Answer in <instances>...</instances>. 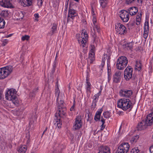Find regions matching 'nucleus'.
<instances>
[{
	"label": "nucleus",
	"mask_w": 153,
	"mask_h": 153,
	"mask_svg": "<svg viewBox=\"0 0 153 153\" xmlns=\"http://www.w3.org/2000/svg\"><path fill=\"white\" fill-rule=\"evenodd\" d=\"M145 121L148 126H150L153 124V112L147 116Z\"/></svg>",
	"instance_id": "2eb2a0df"
},
{
	"label": "nucleus",
	"mask_w": 153,
	"mask_h": 153,
	"mask_svg": "<svg viewBox=\"0 0 153 153\" xmlns=\"http://www.w3.org/2000/svg\"><path fill=\"white\" fill-rule=\"evenodd\" d=\"M13 67L7 66L0 68V79H3L7 77L12 71Z\"/></svg>",
	"instance_id": "20e7f679"
},
{
	"label": "nucleus",
	"mask_w": 153,
	"mask_h": 153,
	"mask_svg": "<svg viewBox=\"0 0 153 153\" xmlns=\"http://www.w3.org/2000/svg\"><path fill=\"white\" fill-rule=\"evenodd\" d=\"M104 65H105V62H101V66H101V67H102L101 68V70L102 69V68H103V66Z\"/></svg>",
	"instance_id": "13d9d810"
},
{
	"label": "nucleus",
	"mask_w": 153,
	"mask_h": 153,
	"mask_svg": "<svg viewBox=\"0 0 153 153\" xmlns=\"http://www.w3.org/2000/svg\"><path fill=\"white\" fill-rule=\"evenodd\" d=\"M16 14L18 17L17 18V19H22L24 16V12L21 11L16 12Z\"/></svg>",
	"instance_id": "a878e982"
},
{
	"label": "nucleus",
	"mask_w": 153,
	"mask_h": 153,
	"mask_svg": "<svg viewBox=\"0 0 153 153\" xmlns=\"http://www.w3.org/2000/svg\"><path fill=\"white\" fill-rule=\"evenodd\" d=\"M104 125H102H102L101 126V129L102 130L104 128H105V126H104Z\"/></svg>",
	"instance_id": "338daca9"
},
{
	"label": "nucleus",
	"mask_w": 153,
	"mask_h": 153,
	"mask_svg": "<svg viewBox=\"0 0 153 153\" xmlns=\"http://www.w3.org/2000/svg\"><path fill=\"white\" fill-rule=\"evenodd\" d=\"M104 117L106 118H108L110 117V113L109 112L106 111L103 113Z\"/></svg>",
	"instance_id": "e433bc0d"
},
{
	"label": "nucleus",
	"mask_w": 153,
	"mask_h": 153,
	"mask_svg": "<svg viewBox=\"0 0 153 153\" xmlns=\"http://www.w3.org/2000/svg\"><path fill=\"white\" fill-rule=\"evenodd\" d=\"M5 24V21L2 18L0 17V29L4 28Z\"/></svg>",
	"instance_id": "473e14b6"
},
{
	"label": "nucleus",
	"mask_w": 153,
	"mask_h": 153,
	"mask_svg": "<svg viewBox=\"0 0 153 153\" xmlns=\"http://www.w3.org/2000/svg\"><path fill=\"white\" fill-rule=\"evenodd\" d=\"M121 72L119 71H117L116 72L114 76L113 82L117 83L120 82L121 78Z\"/></svg>",
	"instance_id": "6ab92c4d"
},
{
	"label": "nucleus",
	"mask_w": 153,
	"mask_h": 153,
	"mask_svg": "<svg viewBox=\"0 0 153 153\" xmlns=\"http://www.w3.org/2000/svg\"><path fill=\"white\" fill-rule=\"evenodd\" d=\"M43 1L42 0H37V5L39 7L42 5Z\"/></svg>",
	"instance_id": "37998d69"
},
{
	"label": "nucleus",
	"mask_w": 153,
	"mask_h": 153,
	"mask_svg": "<svg viewBox=\"0 0 153 153\" xmlns=\"http://www.w3.org/2000/svg\"><path fill=\"white\" fill-rule=\"evenodd\" d=\"M139 137L138 135H136L135 136H134L133 137H132L131 141L132 142H136L137 141V140L138 139Z\"/></svg>",
	"instance_id": "58836bf2"
},
{
	"label": "nucleus",
	"mask_w": 153,
	"mask_h": 153,
	"mask_svg": "<svg viewBox=\"0 0 153 153\" xmlns=\"http://www.w3.org/2000/svg\"><path fill=\"white\" fill-rule=\"evenodd\" d=\"M82 123L80 116H78L76 117L75 123H74L73 128L75 130L79 129L82 126Z\"/></svg>",
	"instance_id": "9d476101"
},
{
	"label": "nucleus",
	"mask_w": 153,
	"mask_h": 153,
	"mask_svg": "<svg viewBox=\"0 0 153 153\" xmlns=\"http://www.w3.org/2000/svg\"><path fill=\"white\" fill-rule=\"evenodd\" d=\"M102 112V111L100 110L99 111H97L94 117V120L97 121L100 120V116L101 115V114Z\"/></svg>",
	"instance_id": "cd10ccee"
},
{
	"label": "nucleus",
	"mask_w": 153,
	"mask_h": 153,
	"mask_svg": "<svg viewBox=\"0 0 153 153\" xmlns=\"http://www.w3.org/2000/svg\"><path fill=\"white\" fill-rule=\"evenodd\" d=\"M55 68H56V64H54L53 65V67L52 69V70L51 71V74H53L55 72Z\"/></svg>",
	"instance_id": "c03bdc74"
},
{
	"label": "nucleus",
	"mask_w": 153,
	"mask_h": 153,
	"mask_svg": "<svg viewBox=\"0 0 153 153\" xmlns=\"http://www.w3.org/2000/svg\"><path fill=\"white\" fill-rule=\"evenodd\" d=\"M38 90V88L34 89L33 91L32 92H33V93H35Z\"/></svg>",
	"instance_id": "6e6d98bb"
},
{
	"label": "nucleus",
	"mask_w": 153,
	"mask_h": 153,
	"mask_svg": "<svg viewBox=\"0 0 153 153\" xmlns=\"http://www.w3.org/2000/svg\"><path fill=\"white\" fill-rule=\"evenodd\" d=\"M34 16L36 18L35 19V21L36 22L38 21L39 20L38 19L39 17V14L38 13L35 14L34 15Z\"/></svg>",
	"instance_id": "a18cd8bd"
},
{
	"label": "nucleus",
	"mask_w": 153,
	"mask_h": 153,
	"mask_svg": "<svg viewBox=\"0 0 153 153\" xmlns=\"http://www.w3.org/2000/svg\"><path fill=\"white\" fill-rule=\"evenodd\" d=\"M123 48L127 50H131L132 48V44L130 42L123 45Z\"/></svg>",
	"instance_id": "393cba45"
},
{
	"label": "nucleus",
	"mask_w": 153,
	"mask_h": 153,
	"mask_svg": "<svg viewBox=\"0 0 153 153\" xmlns=\"http://www.w3.org/2000/svg\"><path fill=\"white\" fill-rule=\"evenodd\" d=\"M128 63V60L126 56H121L118 58L117 61V68L120 70H123L126 67Z\"/></svg>",
	"instance_id": "f03ea898"
},
{
	"label": "nucleus",
	"mask_w": 153,
	"mask_h": 153,
	"mask_svg": "<svg viewBox=\"0 0 153 153\" xmlns=\"http://www.w3.org/2000/svg\"><path fill=\"white\" fill-rule=\"evenodd\" d=\"M27 150V147L26 145L20 146L18 149V151L19 153H25Z\"/></svg>",
	"instance_id": "5701e85b"
},
{
	"label": "nucleus",
	"mask_w": 153,
	"mask_h": 153,
	"mask_svg": "<svg viewBox=\"0 0 153 153\" xmlns=\"http://www.w3.org/2000/svg\"><path fill=\"white\" fill-rule=\"evenodd\" d=\"M12 34H10L7 36L6 37V38H8V37H10L11 36H12Z\"/></svg>",
	"instance_id": "69168bd1"
},
{
	"label": "nucleus",
	"mask_w": 153,
	"mask_h": 153,
	"mask_svg": "<svg viewBox=\"0 0 153 153\" xmlns=\"http://www.w3.org/2000/svg\"><path fill=\"white\" fill-rule=\"evenodd\" d=\"M81 37L79 38L78 41L81 45L83 47H84L85 44L87 42L88 35L86 31L83 30L81 33Z\"/></svg>",
	"instance_id": "0eeeda50"
},
{
	"label": "nucleus",
	"mask_w": 153,
	"mask_h": 153,
	"mask_svg": "<svg viewBox=\"0 0 153 153\" xmlns=\"http://www.w3.org/2000/svg\"><path fill=\"white\" fill-rule=\"evenodd\" d=\"M107 56V55L106 54H104V57L103 58H102V62H105V58Z\"/></svg>",
	"instance_id": "603ef678"
},
{
	"label": "nucleus",
	"mask_w": 153,
	"mask_h": 153,
	"mask_svg": "<svg viewBox=\"0 0 153 153\" xmlns=\"http://www.w3.org/2000/svg\"><path fill=\"white\" fill-rule=\"evenodd\" d=\"M136 0H126V3L127 4H134Z\"/></svg>",
	"instance_id": "4c0bfd02"
},
{
	"label": "nucleus",
	"mask_w": 153,
	"mask_h": 153,
	"mask_svg": "<svg viewBox=\"0 0 153 153\" xmlns=\"http://www.w3.org/2000/svg\"><path fill=\"white\" fill-rule=\"evenodd\" d=\"M32 0H22L21 4L23 6H30L32 5Z\"/></svg>",
	"instance_id": "4be33fe9"
},
{
	"label": "nucleus",
	"mask_w": 153,
	"mask_h": 153,
	"mask_svg": "<svg viewBox=\"0 0 153 153\" xmlns=\"http://www.w3.org/2000/svg\"><path fill=\"white\" fill-rule=\"evenodd\" d=\"M92 50V53H90L89 54V59H90V60L91 61L90 63H91L94 60V53L93 52V49H91Z\"/></svg>",
	"instance_id": "7c9ffc66"
},
{
	"label": "nucleus",
	"mask_w": 153,
	"mask_h": 153,
	"mask_svg": "<svg viewBox=\"0 0 153 153\" xmlns=\"http://www.w3.org/2000/svg\"><path fill=\"white\" fill-rule=\"evenodd\" d=\"M91 7H92V12H93V13H94V9H93V6L92 5L91 6Z\"/></svg>",
	"instance_id": "774afa93"
},
{
	"label": "nucleus",
	"mask_w": 153,
	"mask_h": 153,
	"mask_svg": "<svg viewBox=\"0 0 153 153\" xmlns=\"http://www.w3.org/2000/svg\"><path fill=\"white\" fill-rule=\"evenodd\" d=\"M57 25L56 24H53L52 27L51 28V31L52 34L54 33L57 30Z\"/></svg>",
	"instance_id": "2f4dec72"
},
{
	"label": "nucleus",
	"mask_w": 153,
	"mask_h": 153,
	"mask_svg": "<svg viewBox=\"0 0 153 153\" xmlns=\"http://www.w3.org/2000/svg\"><path fill=\"white\" fill-rule=\"evenodd\" d=\"M92 21L94 25H96V23L97 22V19L96 17L94 16H93Z\"/></svg>",
	"instance_id": "49530a36"
},
{
	"label": "nucleus",
	"mask_w": 153,
	"mask_h": 153,
	"mask_svg": "<svg viewBox=\"0 0 153 153\" xmlns=\"http://www.w3.org/2000/svg\"><path fill=\"white\" fill-rule=\"evenodd\" d=\"M93 27V30L94 31V32L92 31V32L94 34V35H93L92 36L94 38V41H97V36L96 35L95 31V30H96L98 33H100V27L97 25H94Z\"/></svg>",
	"instance_id": "a211bd4d"
},
{
	"label": "nucleus",
	"mask_w": 153,
	"mask_h": 153,
	"mask_svg": "<svg viewBox=\"0 0 153 153\" xmlns=\"http://www.w3.org/2000/svg\"><path fill=\"white\" fill-rule=\"evenodd\" d=\"M94 99L93 100H95V101H97V99L98 97V96L97 95V94L95 95L94 96Z\"/></svg>",
	"instance_id": "5fc2aeb1"
},
{
	"label": "nucleus",
	"mask_w": 153,
	"mask_h": 153,
	"mask_svg": "<svg viewBox=\"0 0 153 153\" xmlns=\"http://www.w3.org/2000/svg\"><path fill=\"white\" fill-rule=\"evenodd\" d=\"M137 1L138 2V3H139V4L140 5H141L142 4V0H140V3L139 1H140V0H137Z\"/></svg>",
	"instance_id": "052dcab7"
},
{
	"label": "nucleus",
	"mask_w": 153,
	"mask_h": 153,
	"mask_svg": "<svg viewBox=\"0 0 153 153\" xmlns=\"http://www.w3.org/2000/svg\"><path fill=\"white\" fill-rule=\"evenodd\" d=\"M144 33L143 37L146 39L148 36V33L149 32V23L148 22H146L144 24Z\"/></svg>",
	"instance_id": "aec40b11"
},
{
	"label": "nucleus",
	"mask_w": 153,
	"mask_h": 153,
	"mask_svg": "<svg viewBox=\"0 0 153 153\" xmlns=\"http://www.w3.org/2000/svg\"><path fill=\"white\" fill-rule=\"evenodd\" d=\"M149 150L151 153H153V145L150 146Z\"/></svg>",
	"instance_id": "864d4df0"
},
{
	"label": "nucleus",
	"mask_w": 153,
	"mask_h": 153,
	"mask_svg": "<svg viewBox=\"0 0 153 153\" xmlns=\"http://www.w3.org/2000/svg\"><path fill=\"white\" fill-rule=\"evenodd\" d=\"M0 5L5 7L9 8H14V7L9 0H2L0 1Z\"/></svg>",
	"instance_id": "f8f14e48"
},
{
	"label": "nucleus",
	"mask_w": 153,
	"mask_h": 153,
	"mask_svg": "<svg viewBox=\"0 0 153 153\" xmlns=\"http://www.w3.org/2000/svg\"><path fill=\"white\" fill-rule=\"evenodd\" d=\"M55 119L56 120V123H55V125L56 124L58 128H59L61 127V125L62 124V121L61 120L60 117H57Z\"/></svg>",
	"instance_id": "b1692460"
},
{
	"label": "nucleus",
	"mask_w": 153,
	"mask_h": 153,
	"mask_svg": "<svg viewBox=\"0 0 153 153\" xmlns=\"http://www.w3.org/2000/svg\"><path fill=\"white\" fill-rule=\"evenodd\" d=\"M12 101L13 103L16 105L18 106L19 104V101L16 98H14L11 100Z\"/></svg>",
	"instance_id": "c9c22d12"
},
{
	"label": "nucleus",
	"mask_w": 153,
	"mask_h": 153,
	"mask_svg": "<svg viewBox=\"0 0 153 153\" xmlns=\"http://www.w3.org/2000/svg\"><path fill=\"white\" fill-rule=\"evenodd\" d=\"M116 153H124L123 151L120 149L119 148H118L116 151Z\"/></svg>",
	"instance_id": "8fccbe9b"
},
{
	"label": "nucleus",
	"mask_w": 153,
	"mask_h": 153,
	"mask_svg": "<svg viewBox=\"0 0 153 153\" xmlns=\"http://www.w3.org/2000/svg\"><path fill=\"white\" fill-rule=\"evenodd\" d=\"M30 97H34L35 96V94L34 93H33V92H31L29 94Z\"/></svg>",
	"instance_id": "de8ad7c7"
},
{
	"label": "nucleus",
	"mask_w": 153,
	"mask_h": 153,
	"mask_svg": "<svg viewBox=\"0 0 153 153\" xmlns=\"http://www.w3.org/2000/svg\"><path fill=\"white\" fill-rule=\"evenodd\" d=\"M100 4L102 8H105L107 4V0H100Z\"/></svg>",
	"instance_id": "c756f323"
},
{
	"label": "nucleus",
	"mask_w": 153,
	"mask_h": 153,
	"mask_svg": "<svg viewBox=\"0 0 153 153\" xmlns=\"http://www.w3.org/2000/svg\"><path fill=\"white\" fill-rule=\"evenodd\" d=\"M88 118L87 120L88 121V120H91L92 119V117H91V116H90L89 115H88Z\"/></svg>",
	"instance_id": "bf43d9fd"
},
{
	"label": "nucleus",
	"mask_w": 153,
	"mask_h": 153,
	"mask_svg": "<svg viewBox=\"0 0 153 153\" xmlns=\"http://www.w3.org/2000/svg\"><path fill=\"white\" fill-rule=\"evenodd\" d=\"M119 94L121 97L128 98L132 95V92L131 90L123 89L120 90Z\"/></svg>",
	"instance_id": "9b49d317"
},
{
	"label": "nucleus",
	"mask_w": 153,
	"mask_h": 153,
	"mask_svg": "<svg viewBox=\"0 0 153 153\" xmlns=\"http://www.w3.org/2000/svg\"><path fill=\"white\" fill-rule=\"evenodd\" d=\"M2 92L0 91V100H1L2 98Z\"/></svg>",
	"instance_id": "e2e57ef3"
},
{
	"label": "nucleus",
	"mask_w": 153,
	"mask_h": 153,
	"mask_svg": "<svg viewBox=\"0 0 153 153\" xmlns=\"http://www.w3.org/2000/svg\"><path fill=\"white\" fill-rule=\"evenodd\" d=\"M130 146L127 143H123L119 146L118 148L121 150L124 153H127L128 151Z\"/></svg>",
	"instance_id": "ddd939ff"
},
{
	"label": "nucleus",
	"mask_w": 153,
	"mask_h": 153,
	"mask_svg": "<svg viewBox=\"0 0 153 153\" xmlns=\"http://www.w3.org/2000/svg\"><path fill=\"white\" fill-rule=\"evenodd\" d=\"M141 63L140 62H137L136 64V69L140 71L141 69Z\"/></svg>",
	"instance_id": "72a5a7b5"
},
{
	"label": "nucleus",
	"mask_w": 153,
	"mask_h": 153,
	"mask_svg": "<svg viewBox=\"0 0 153 153\" xmlns=\"http://www.w3.org/2000/svg\"><path fill=\"white\" fill-rule=\"evenodd\" d=\"M115 30L116 32L119 34H123L126 32V27L123 25L119 23L115 24Z\"/></svg>",
	"instance_id": "6e6552de"
},
{
	"label": "nucleus",
	"mask_w": 153,
	"mask_h": 153,
	"mask_svg": "<svg viewBox=\"0 0 153 153\" xmlns=\"http://www.w3.org/2000/svg\"><path fill=\"white\" fill-rule=\"evenodd\" d=\"M132 103L128 99H121L117 101L118 107L124 111L131 108Z\"/></svg>",
	"instance_id": "f257e3e1"
},
{
	"label": "nucleus",
	"mask_w": 153,
	"mask_h": 153,
	"mask_svg": "<svg viewBox=\"0 0 153 153\" xmlns=\"http://www.w3.org/2000/svg\"><path fill=\"white\" fill-rule=\"evenodd\" d=\"M30 36L28 35H25L22 37V40L24 41L25 40H28L29 39Z\"/></svg>",
	"instance_id": "a19ab883"
},
{
	"label": "nucleus",
	"mask_w": 153,
	"mask_h": 153,
	"mask_svg": "<svg viewBox=\"0 0 153 153\" xmlns=\"http://www.w3.org/2000/svg\"><path fill=\"white\" fill-rule=\"evenodd\" d=\"M56 88H59V87H58V81H57L56 82Z\"/></svg>",
	"instance_id": "680f3d73"
},
{
	"label": "nucleus",
	"mask_w": 153,
	"mask_h": 153,
	"mask_svg": "<svg viewBox=\"0 0 153 153\" xmlns=\"http://www.w3.org/2000/svg\"><path fill=\"white\" fill-rule=\"evenodd\" d=\"M8 42V41L7 39H5L3 41V42L2 43V46H4Z\"/></svg>",
	"instance_id": "09e8293b"
},
{
	"label": "nucleus",
	"mask_w": 153,
	"mask_h": 153,
	"mask_svg": "<svg viewBox=\"0 0 153 153\" xmlns=\"http://www.w3.org/2000/svg\"><path fill=\"white\" fill-rule=\"evenodd\" d=\"M77 15V13L75 10L72 9H69L68 16V21L70 19V18L73 19L74 17Z\"/></svg>",
	"instance_id": "4468645a"
},
{
	"label": "nucleus",
	"mask_w": 153,
	"mask_h": 153,
	"mask_svg": "<svg viewBox=\"0 0 153 153\" xmlns=\"http://www.w3.org/2000/svg\"><path fill=\"white\" fill-rule=\"evenodd\" d=\"M120 13V17L121 20L124 22H127L129 19V14L128 11L125 10H122Z\"/></svg>",
	"instance_id": "1a4fd4ad"
},
{
	"label": "nucleus",
	"mask_w": 153,
	"mask_h": 153,
	"mask_svg": "<svg viewBox=\"0 0 153 153\" xmlns=\"http://www.w3.org/2000/svg\"><path fill=\"white\" fill-rule=\"evenodd\" d=\"M148 126L145 120H142L138 123L137 126V128H138V130H141L145 129Z\"/></svg>",
	"instance_id": "f3484780"
},
{
	"label": "nucleus",
	"mask_w": 153,
	"mask_h": 153,
	"mask_svg": "<svg viewBox=\"0 0 153 153\" xmlns=\"http://www.w3.org/2000/svg\"><path fill=\"white\" fill-rule=\"evenodd\" d=\"M138 9L137 7H130L128 10V12L131 15H134L136 14L138 12Z\"/></svg>",
	"instance_id": "412c9836"
},
{
	"label": "nucleus",
	"mask_w": 153,
	"mask_h": 153,
	"mask_svg": "<svg viewBox=\"0 0 153 153\" xmlns=\"http://www.w3.org/2000/svg\"><path fill=\"white\" fill-rule=\"evenodd\" d=\"M98 153H111L110 149L107 146H102L99 148Z\"/></svg>",
	"instance_id": "dca6fc26"
},
{
	"label": "nucleus",
	"mask_w": 153,
	"mask_h": 153,
	"mask_svg": "<svg viewBox=\"0 0 153 153\" xmlns=\"http://www.w3.org/2000/svg\"><path fill=\"white\" fill-rule=\"evenodd\" d=\"M133 68L131 66H128L125 69L124 72V77L126 80H128L132 76Z\"/></svg>",
	"instance_id": "423d86ee"
},
{
	"label": "nucleus",
	"mask_w": 153,
	"mask_h": 153,
	"mask_svg": "<svg viewBox=\"0 0 153 153\" xmlns=\"http://www.w3.org/2000/svg\"><path fill=\"white\" fill-rule=\"evenodd\" d=\"M74 107H75V103H74L73 105L72 106V107H71V108L70 109V111H74Z\"/></svg>",
	"instance_id": "3c124183"
},
{
	"label": "nucleus",
	"mask_w": 153,
	"mask_h": 153,
	"mask_svg": "<svg viewBox=\"0 0 153 153\" xmlns=\"http://www.w3.org/2000/svg\"><path fill=\"white\" fill-rule=\"evenodd\" d=\"M131 153H140V150L138 147H136L133 149L131 152Z\"/></svg>",
	"instance_id": "f704fd0d"
},
{
	"label": "nucleus",
	"mask_w": 153,
	"mask_h": 153,
	"mask_svg": "<svg viewBox=\"0 0 153 153\" xmlns=\"http://www.w3.org/2000/svg\"><path fill=\"white\" fill-rule=\"evenodd\" d=\"M142 14L140 13L137 15L136 17V24L137 25H139L140 24L141 20V17Z\"/></svg>",
	"instance_id": "bb28decb"
},
{
	"label": "nucleus",
	"mask_w": 153,
	"mask_h": 153,
	"mask_svg": "<svg viewBox=\"0 0 153 153\" xmlns=\"http://www.w3.org/2000/svg\"><path fill=\"white\" fill-rule=\"evenodd\" d=\"M97 102V101L95 100H93L91 106V108L92 109L94 110L96 107Z\"/></svg>",
	"instance_id": "ea45409f"
},
{
	"label": "nucleus",
	"mask_w": 153,
	"mask_h": 153,
	"mask_svg": "<svg viewBox=\"0 0 153 153\" xmlns=\"http://www.w3.org/2000/svg\"><path fill=\"white\" fill-rule=\"evenodd\" d=\"M134 22H130L129 23V25H131V26H133L134 25Z\"/></svg>",
	"instance_id": "0e129e2a"
},
{
	"label": "nucleus",
	"mask_w": 153,
	"mask_h": 153,
	"mask_svg": "<svg viewBox=\"0 0 153 153\" xmlns=\"http://www.w3.org/2000/svg\"><path fill=\"white\" fill-rule=\"evenodd\" d=\"M86 89L88 91H90V86L91 84L89 82H86Z\"/></svg>",
	"instance_id": "79ce46f5"
},
{
	"label": "nucleus",
	"mask_w": 153,
	"mask_h": 153,
	"mask_svg": "<svg viewBox=\"0 0 153 153\" xmlns=\"http://www.w3.org/2000/svg\"><path fill=\"white\" fill-rule=\"evenodd\" d=\"M16 91L13 88L8 90L6 94V98L8 100H11L13 98H16Z\"/></svg>",
	"instance_id": "39448f33"
},
{
	"label": "nucleus",
	"mask_w": 153,
	"mask_h": 153,
	"mask_svg": "<svg viewBox=\"0 0 153 153\" xmlns=\"http://www.w3.org/2000/svg\"><path fill=\"white\" fill-rule=\"evenodd\" d=\"M57 102L58 113L56 114L55 117H59L60 118L62 116L65 115L66 113V109L64 106L63 101L60 100L59 101Z\"/></svg>",
	"instance_id": "7ed1b4c3"
},
{
	"label": "nucleus",
	"mask_w": 153,
	"mask_h": 153,
	"mask_svg": "<svg viewBox=\"0 0 153 153\" xmlns=\"http://www.w3.org/2000/svg\"><path fill=\"white\" fill-rule=\"evenodd\" d=\"M60 93V91L59 89V88H56L55 90V94H56V96H57V98H56V100L57 102H58L59 101V100H61L60 99V100H59V94Z\"/></svg>",
	"instance_id": "c85d7f7f"
},
{
	"label": "nucleus",
	"mask_w": 153,
	"mask_h": 153,
	"mask_svg": "<svg viewBox=\"0 0 153 153\" xmlns=\"http://www.w3.org/2000/svg\"><path fill=\"white\" fill-rule=\"evenodd\" d=\"M101 121L102 122V125H104L105 123V120H104L103 118H102Z\"/></svg>",
	"instance_id": "4d7b16f0"
}]
</instances>
